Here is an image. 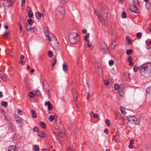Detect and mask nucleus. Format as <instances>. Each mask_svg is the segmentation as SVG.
Wrapping results in <instances>:
<instances>
[{"mask_svg": "<svg viewBox=\"0 0 151 151\" xmlns=\"http://www.w3.org/2000/svg\"><path fill=\"white\" fill-rule=\"evenodd\" d=\"M1 105L3 106H6L8 105L7 102L6 101H2L1 102Z\"/></svg>", "mask_w": 151, "mask_h": 151, "instance_id": "a878e982", "label": "nucleus"}, {"mask_svg": "<svg viewBox=\"0 0 151 151\" xmlns=\"http://www.w3.org/2000/svg\"><path fill=\"white\" fill-rule=\"evenodd\" d=\"M28 22L30 25L32 24L33 22L32 20L31 19H28Z\"/></svg>", "mask_w": 151, "mask_h": 151, "instance_id": "ea45409f", "label": "nucleus"}, {"mask_svg": "<svg viewBox=\"0 0 151 151\" xmlns=\"http://www.w3.org/2000/svg\"><path fill=\"white\" fill-rule=\"evenodd\" d=\"M20 32L22 35H24V32L22 30V29L20 30Z\"/></svg>", "mask_w": 151, "mask_h": 151, "instance_id": "13d9d810", "label": "nucleus"}, {"mask_svg": "<svg viewBox=\"0 0 151 151\" xmlns=\"http://www.w3.org/2000/svg\"><path fill=\"white\" fill-rule=\"evenodd\" d=\"M114 63L113 61L112 60H110L109 61V64L110 65H111L114 64Z\"/></svg>", "mask_w": 151, "mask_h": 151, "instance_id": "09e8293b", "label": "nucleus"}, {"mask_svg": "<svg viewBox=\"0 0 151 151\" xmlns=\"http://www.w3.org/2000/svg\"><path fill=\"white\" fill-rule=\"evenodd\" d=\"M138 6L134 5H131L130 6V10L133 12L138 14L139 12L137 7Z\"/></svg>", "mask_w": 151, "mask_h": 151, "instance_id": "423d86ee", "label": "nucleus"}, {"mask_svg": "<svg viewBox=\"0 0 151 151\" xmlns=\"http://www.w3.org/2000/svg\"><path fill=\"white\" fill-rule=\"evenodd\" d=\"M47 39L49 41H51L52 40V39L48 35H45Z\"/></svg>", "mask_w": 151, "mask_h": 151, "instance_id": "e433bc0d", "label": "nucleus"}, {"mask_svg": "<svg viewBox=\"0 0 151 151\" xmlns=\"http://www.w3.org/2000/svg\"><path fill=\"white\" fill-rule=\"evenodd\" d=\"M104 83L106 86H108L109 84V82L106 80L104 81Z\"/></svg>", "mask_w": 151, "mask_h": 151, "instance_id": "37998d69", "label": "nucleus"}, {"mask_svg": "<svg viewBox=\"0 0 151 151\" xmlns=\"http://www.w3.org/2000/svg\"><path fill=\"white\" fill-rule=\"evenodd\" d=\"M40 125L41 127L43 129H45L46 127V125L45 123L42 122H40Z\"/></svg>", "mask_w": 151, "mask_h": 151, "instance_id": "b1692460", "label": "nucleus"}, {"mask_svg": "<svg viewBox=\"0 0 151 151\" xmlns=\"http://www.w3.org/2000/svg\"><path fill=\"white\" fill-rule=\"evenodd\" d=\"M38 128L37 127H35L34 128H33V130L35 131H36V132H38Z\"/></svg>", "mask_w": 151, "mask_h": 151, "instance_id": "4d7b16f0", "label": "nucleus"}, {"mask_svg": "<svg viewBox=\"0 0 151 151\" xmlns=\"http://www.w3.org/2000/svg\"><path fill=\"white\" fill-rule=\"evenodd\" d=\"M147 91L148 93L151 94V86L147 88Z\"/></svg>", "mask_w": 151, "mask_h": 151, "instance_id": "4c0bfd02", "label": "nucleus"}, {"mask_svg": "<svg viewBox=\"0 0 151 151\" xmlns=\"http://www.w3.org/2000/svg\"><path fill=\"white\" fill-rule=\"evenodd\" d=\"M146 6L148 9H151V0H149V1L146 3Z\"/></svg>", "mask_w": 151, "mask_h": 151, "instance_id": "4468645a", "label": "nucleus"}, {"mask_svg": "<svg viewBox=\"0 0 151 151\" xmlns=\"http://www.w3.org/2000/svg\"><path fill=\"white\" fill-rule=\"evenodd\" d=\"M9 34V32H5L4 34V36L6 37H7Z\"/></svg>", "mask_w": 151, "mask_h": 151, "instance_id": "a18cd8bd", "label": "nucleus"}, {"mask_svg": "<svg viewBox=\"0 0 151 151\" xmlns=\"http://www.w3.org/2000/svg\"><path fill=\"white\" fill-rule=\"evenodd\" d=\"M90 96V90H89V91L87 93V97L86 98L87 100L89 99Z\"/></svg>", "mask_w": 151, "mask_h": 151, "instance_id": "6e6d98bb", "label": "nucleus"}, {"mask_svg": "<svg viewBox=\"0 0 151 151\" xmlns=\"http://www.w3.org/2000/svg\"><path fill=\"white\" fill-rule=\"evenodd\" d=\"M120 110L121 113L124 114H125L127 113V112L124 111V108L123 107L121 106L120 107Z\"/></svg>", "mask_w": 151, "mask_h": 151, "instance_id": "cd10ccee", "label": "nucleus"}, {"mask_svg": "<svg viewBox=\"0 0 151 151\" xmlns=\"http://www.w3.org/2000/svg\"><path fill=\"white\" fill-rule=\"evenodd\" d=\"M55 13L61 19L63 18L65 12L64 8L62 6H58L56 9Z\"/></svg>", "mask_w": 151, "mask_h": 151, "instance_id": "7ed1b4c3", "label": "nucleus"}, {"mask_svg": "<svg viewBox=\"0 0 151 151\" xmlns=\"http://www.w3.org/2000/svg\"><path fill=\"white\" fill-rule=\"evenodd\" d=\"M129 62V65L130 66H133L134 65V63L132 61Z\"/></svg>", "mask_w": 151, "mask_h": 151, "instance_id": "680f3d73", "label": "nucleus"}, {"mask_svg": "<svg viewBox=\"0 0 151 151\" xmlns=\"http://www.w3.org/2000/svg\"><path fill=\"white\" fill-rule=\"evenodd\" d=\"M32 30H33V32L36 33L37 32V29L36 27H34L32 28Z\"/></svg>", "mask_w": 151, "mask_h": 151, "instance_id": "c9c22d12", "label": "nucleus"}, {"mask_svg": "<svg viewBox=\"0 0 151 151\" xmlns=\"http://www.w3.org/2000/svg\"><path fill=\"white\" fill-rule=\"evenodd\" d=\"M99 116L97 114H94L93 117L95 118H97Z\"/></svg>", "mask_w": 151, "mask_h": 151, "instance_id": "052dcab7", "label": "nucleus"}, {"mask_svg": "<svg viewBox=\"0 0 151 151\" xmlns=\"http://www.w3.org/2000/svg\"><path fill=\"white\" fill-rule=\"evenodd\" d=\"M128 120L130 123L133 124L138 125L139 124V120L134 116H130Z\"/></svg>", "mask_w": 151, "mask_h": 151, "instance_id": "39448f33", "label": "nucleus"}, {"mask_svg": "<svg viewBox=\"0 0 151 151\" xmlns=\"http://www.w3.org/2000/svg\"><path fill=\"white\" fill-rule=\"evenodd\" d=\"M132 51L133 50L132 49L128 50H127L126 53L127 54L129 55L131 54Z\"/></svg>", "mask_w": 151, "mask_h": 151, "instance_id": "a19ab883", "label": "nucleus"}, {"mask_svg": "<svg viewBox=\"0 0 151 151\" xmlns=\"http://www.w3.org/2000/svg\"><path fill=\"white\" fill-rule=\"evenodd\" d=\"M51 62L52 63V67H53L56 62V60L55 59H53L51 60Z\"/></svg>", "mask_w": 151, "mask_h": 151, "instance_id": "bb28decb", "label": "nucleus"}, {"mask_svg": "<svg viewBox=\"0 0 151 151\" xmlns=\"http://www.w3.org/2000/svg\"><path fill=\"white\" fill-rule=\"evenodd\" d=\"M55 118V116L53 115H50L49 117V119L51 122H52Z\"/></svg>", "mask_w": 151, "mask_h": 151, "instance_id": "5701e85b", "label": "nucleus"}, {"mask_svg": "<svg viewBox=\"0 0 151 151\" xmlns=\"http://www.w3.org/2000/svg\"><path fill=\"white\" fill-rule=\"evenodd\" d=\"M18 25L19 28V29L21 30L22 29V24L21 23H19L18 24Z\"/></svg>", "mask_w": 151, "mask_h": 151, "instance_id": "864d4df0", "label": "nucleus"}, {"mask_svg": "<svg viewBox=\"0 0 151 151\" xmlns=\"http://www.w3.org/2000/svg\"><path fill=\"white\" fill-rule=\"evenodd\" d=\"M27 26L26 27V30H27V31H29L30 30H32V27H30L29 29L28 28V25L27 24Z\"/></svg>", "mask_w": 151, "mask_h": 151, "instance_id": "de8ad7c7", "label": "nucleus"}, {"mask_svg": "<svg viewBox=\"0 0 151 151\" xmlns=\"http://www.w3.org/2000/svg\"><path fill=\"white\" fill-rule=\"evenodd\" d=\"M94 12L96 15L98 16V18H99V16L100 15V14H99V13L97 10H96V9H94Z\"/></svg>", "mask_w": 151, "mask_h": 151, "instance_id": "58836bf2", "label": "nucleus"}, {"mask_svg": "<svg viewBox=\"0 0 151 151\" xmlns=\"http://www.w3.org/2000/svg\"><path fill=\"white\" fill-rule=\"evenodd\" d=\"M35 94L37 96H39L40 94V92L38 90H36L35 91Z\"/></svg>", "mask_w": 151, "mask_h": 151, "instance_id": "c03bdc74", "label": "nucleus"}, {"mask_svg": "<svg viewBox=\"0 0 151 151\" xmlns=\"http://www.w3.org/2000/svg\"><path fill=\"white\" fill-rule=\"evenodd\" d=\"M12 1L11 0H5L3 2V4L5 6L9 7L12 5Z\"/></svg>", "mask_w": 151, "mask_h": 151, "instance_id": "6e6552de", "label": "nucleus"}, {"mask_svg": "<svg viewBox=\"0 0 151 151\" xmlns=\"http://www.w3.org/2000/svg\"><path fill=\"white\" fill-rule=\"evenodd\" d=\"M33 149L34 151H39L40 149L38 145H35L33 146Z\"/></svg>", "mask_w": 151, "mask_h": 151, "instance_id": "6ab92c4d", "label": "nucleus"}, {"mask_svg": "<svg viewBox=\"0 0 151 151\" xmlns=\"http://www.w3.org/2000/svg\"><path fill=\"white\" fill-rule=\"evenodd\" d=\"M108 13L107 12L101 13L99 16V19L101 22H104L108 19Z\"/></svg>", "mask_w": 151, "mask_h": 151, "instance_id": "20e7f679", "label": "nucleus"}, {"mask_svg": "<svg viewBox=\"0 0 151 151\" xmlns=\"http://www.w3.org/2000/svg\"><path fill=\"white\" fill-rule=\"evenodd\" d=\"M123 86V85H121L120 86H121V88L120 89V90H119V91H123V90L124 89Z\"/></svg>", "mask_w": 151, "mask_h": 151, "instance_id": "338daca9", "label": "nucleus"}, {"mask_svg": "<svg viewBox=\"0 0 151 151\" xmlns=\"http://www.w3.org/2000/svg\"><path fill=\"white\" fill-rule=\"evenodd\" d=\"M35 15L36 18L38 19L41 18V16H43V14H41L40 12H36Z\"/></svg>", "mask_w": 151, "mask_h": 151, "instance_id": "ddd939ff", "label": "nucleus"}, {"mask_svg": "<svg viewBox=\"0 0 151 151\" xmlns=\"http://www.w3.org/2000/svg\"><path fill=\"white\" fill-rule=\"evenodd\" d=\"M106 123L108 125V126H109V125L110 124L109 120L108 119H106Z\"/></svg>", "mask_w": 151, "mask_h": 151, "instance_id": "49530a36", "label": "nucleus"}, {"mask_svg": "<svg viewBox=\"0 0 151 151\" xmlns=\"http://www.w3.org/2000/svg\"><path fill=\"white\" fill-rule=\"evenodd\" d=\"M89 36V34L88 33H87L86 35L84 37V40L85 41H88V40H87V38Z\"/></svg>", "mask_w": 151, "mask_h": 151, "instance_id": "473e14b6", "label": "nucleus"}, {"mask_svg": "<svg viewBox=\"0 0 151 151\" xmlns=\"http://www.w3.org/2000/svg\"><path fill=\"white\" fill-rule=\"evenodd\" d=\"M146 44L147 45V49H150V45H151V40L148 39L146 41Z\"/></svg>", "mask_w": 151, "mask_h": 151, "instance_id": "f8f14e48", "label": "nucleus"}, {"mask_svg": "<svg viewBox=\"0 0 151 151\" xmlns=\"http://www.w3.org/2000/svg\"><path fill=\"white\" fill-rule=\"evenodd\" d=\"M8 151H18L16 146H11L8 148Z\"/></svg>", "mask_w": 151, "mask_h": 151, "instance_id": "9b49d317", "label": "nucleus"}, {"mask_svg": "<svg viewBox=\"0 0 151 151\" xmlns=\"http://www.w3.org/2000/svg\"><path fill=\"white\" fill-rule=\"evenodd\" d=\"M58 136L60 137V138H62L63 137V135L62 134L61 132H58Z\"/></svg>", "mask_w": 151, "mask_h": 151, "instance_id": "603ef678", "label": "nucleus"}, {"mask_svg": "<svg viewBox=\"0 0 151 151\" xmlns=\"http://www.w3.org/2000/svg\"><path fill=\"white\" fill-rule=\"evenodd\" d=\"M31 112L32 113V117L33 118H35L37 116V114L36 113L35 110H32Z\"/></svg>", "mask_w": 151, "mask_h": 151, "instance_id": "a211bd4d", "label": "nucleus"}, {"mask_svg": "<svg viewBox=\"0 0 151 151\" xmlns=\"http://www.w3.org/2000/svg\"><path fill=\"white\" fill-rule=\"evenodd\" d=\"M63 70L64 71H66L67 70V67L66 65L65 64H63Z\"/></svg>", "mask_w": 151, "mask_h": 151, "instance_id": "c756f323", "label": "nucleus"}, {"mask_svg": "<svg viewBox=\"0 0 151 151\" xmlns=\"http://www.w3.org/2000/svg\"><path fill=\"white\" fill-rule=\"evenodd\" d=\"M104 132L105 133H106L107 134H108V130L106 128L104 130Z\"/></svg>", "mask_w": 151, "mask_h": 151, "instance_id": "774afa93", "label": "nucleus"}, {"mask_svg": "<svg viewBox=\"0 0 151 151\" xmlns=\"http://www.w3.org/2000/svg\"><path fill=\"white\" fill-rule=\"evenodd\" d=\"M70 129L71 133L75 134L76 131V128L74 126H72L71 127Z\"/></svg>", "mask_w": 151, "mask_h": 151, "instance_id": "aec40b11", "label": "nucleus"}, {"mask_svg": "<svg viewBox=\"0 0 151 151\" xmlns=\"http://www.w3.org/2000/svg\"><path fill=\"white\" fill-rule=\"evenodd\" d=\"M48 85L47 83H46L45 85H43V87L45 89L46 91L48 92L49 91V88H45V87H48Z\"/></svg>", "mask_w": 151, "mask_h": 151, "instance_id": "393cba45", "label": "nucleus"}, {"mask_svg": "<svg viewBox=\"0 0 151 151\" xmlns=\"http://www.w3.org/2000/svg\"><path fill=\"white\" fill-rule=\"evenodd\" d=\"M78 34L73 32L69 36V42L72 44H76L78 41Z\"/></svg>", "mask_w": 151, "mask_h": 151, "instance_id": "f03ea898", "label": "nucleus"}, {"mask_svg": "<svg viewBox=\"0 0 151 151\" xmlns=\"http://www.w3.org/2000/svg\"><path fill=\"white\" fill-rule=\"evenodd\" d=\"M122 16L123 18H125L126 17V14L125 12H123L122 14Z\"/></svg>", "mask_w": 151, "mask_h": 151, "instance_id": "79ce46f5", "label": "nucleus"}, {"mask_svg": "<svg viewBox=\"0 0 151 151\" xmlns=\"http://www.w3.org/2000/svg\"><path fill=\"white\" fill-rule=\"evenodd\" d=\"M4 119L7 122L9 121L10 119L9 118H8L7 117H6L5 115H4Z\"/></svg>", "mask_w": 151, "mask_h": 151, "instance_id": "5fc2aeb1", "label": "nucleus"}, {"mask_svg": "<svg viewBox=\"0 0 151 151\" xmlns=\"http://www.w3.org/2000/svg\"><path fill=\"white\" fill-rule=\"evenodd\" d=\"M121 86H119L118 84H115L114 85V88L116 90L119 89V90H120L121 88Z\"/></svg>", "mask_w": 151, "mask_h": 151, "instance_id": "412c9836", "label": "nucleus"}, {"mask_svg": "<svg viewBox=\"0 0 151 151\" xmlns=\"http://www.w3.org/2000/svg\"><path fill=\"white\" fill-rule=\"evenodd\" d=\"M16 121L19 124V127H22V121L21 118L18 117V119L16 120Z\"/></svg>", "mask_w": 151, "mask_h": 151, "instance_id": "2eb2a0df", "label": "nucleus"}, {"mask_svg": "<svg viewBox=\"0 0 151 151\" xmlns=\"http://www.w3.org/2000/svg\"><path fill=\"white\" fill-rule=\"evenodd\" d=\"M44 32L45 34V35H48V29L47 27L45 26L43 28Z\"/></svg>", "mask_w": 151, "mask_h": 151, "instance_id": "f3484780", "label": "nucleus"}, {"mask_svg": "<svg viewBox=\"0 0 151 151\" xmlns=\"http://www.w3.org/2000/svg\"><path fill=\"white\" fill-rule=\"evenodd\" d=\"M37 135L40 138H42L43 137H48L47 134H45L42 131H38Z\"/></svg>", "mask_w": 151, "mask_h": 151, "instance_id": "0eeeda50", "label": "nucleus"}, {"mask_svg": "<svg viewBox=\"0 0 151 151\" xmlns=\"http://www.w3.org/2000/svg\"><path fill=\"white\" fill-rule=\"evenodd\" d=\"M45 106L46 105H48V109L49 110H51L53 109V105L51 104L50 102V101H48L47 102H45L44 104Z\"/></svg>", "mask_w": 151, "mask_h": 151, "instance_id": "9d476101", "label": "nucleus"}, {"mask_svg": "<svg viewBox=\"0 0 151 151\" xmlns=\"http://www.w3.org/2000/svg\"><path fill=\"white\" fill-rule=\"evenodd\" d=\"M28 16L30 18H32L33 17V14L32 11L30 10L29 12Z\"/></svg>", "mask_w": 151, "mask_h": 151, "instance_id": "2f4dec72", "label": "nucleus"}, {"mask_svg": "<svg viewBox=\"0 0 151 151\" xmlns=\"http://www.w3.org/2000/svg\"><path fill=\"white\" fill-rule=\"evenodd\" d=\"M128 60L129 61V62H130L132 61V59L131 57L129 56L128 58Z\"/></svg>", "mask_w": 151, "mask_h": 151, "instance_id": "bf43d9fd", "label": "nucleus"}, {"mask_svg": "<svg viewBox=\"0 0 151 151\" xmlns=\"http://www.w3.org/2000/svg\"><path fill=\"white\" fill-rule=\"evenodd\" d=\"M126 40L128 41V42L129 44H131L132 43V41L130 40V37L129 36H127L126 38Z\"/></svg>", "mask_w": 151, "mask_h": 151, "instance_id": "c85d7f7f", "label": "nucleus"}, {"mask_svg": "<svg viewBox=\"0 0 151 151\" xmlns=\"http://www.w3.org/2000/svg\"><path fill=\"white\" fill-rule=\"evenodd\" d=\"M21 2L22 4H21V6H23V4L25 2V0H22Z\"/></svg>", "mask_w": 151, "mask_h": 151, "instance_id": "0e129e2a", "label": "nucleus"}, {"mask_svg": "<svg viewBox=\"0 0 151 151\" xmlns=\"http://www.w3.org/2000/svg\"><path fill=\"white\" fill-rule=\"evenodd\" d=\"M139 68H137V67H136V66L135 65L134 66V68H133V70L135 72H136L137 71V69H138Z\"/></svg>", "mask_w": 151, "mask_h": 151, "instance_id": "8fccbe9b", "label": "nucleus"}, {"mask_svg": "<svg viewBox=\"0 0 151 151\" xmlns=\"http://www.w3.org/2000/svg\"><path fill=\"white\" fill-rule=\"evenodd\" d=\"M29 96L31 98H33L34 97L35 95L32 92H30L29 94Z\"/></svg>", "mask_w": 151, "mask_h": 151, "instance_id": "7c9ffc66", "label": "nucleus"}, {"mask_svg": "<svg viewBox=\"0 0 151 151\" xmlns=\"http://www.w3.org/2000/svg\"><path fill=\"white\" fill-rule=\"evenodd\" d=\"M101 72L99 73V75L100 76H103V70H101Z\"/></svg>", "mask_w": 151, "mask_h": 151, "instance_id": "69168bd1", "label": "nucleus"}, {"mask_svg": "<svg viewBox=\"0 0 151 151\" xmlns=\"http://www.w3.org/2000/svg\"><path fill=\"white\" fill-rule=\"evenodd\" d=\"M8 125L9 129H10L12 131H14V126L11 123H9L8 124Z\"/></svg>", "mask_w": 151, "mask_h": 151, "instance_id": "4be33fe9", "label": "nucleus"}, {"mask_svg": "<svg viewBox=\"0 0 151 151\" xmlns=\"http://www.w3.org/2000/svg\"><path fill=\"white\" fill-rule=\"evenodd\" d=\"M86 84L87 86V87L88 89L89 90H90V87H89V85L88 83V81H87V80L86 81Z\"/></svg>", "mask_w": 151, "mask_h": 151, "instance_id": "e2e57ef3", "label": "nucleus"}, {"mask_svg": "<svg viewBox=\"0 0 151 151\" xmlns=\"http://www.w3.org/2000/svg\"><path fill=\"white\" fill-rule=\"evenodd\" d=\"M18 113L19 115H22V111L20 110L19 109H18L17 110Z\"/></svg>", "mask_w": 151, "mask_h": 151, "instance_id": "3c124183", "label": "nucleus"}, {"mask_svg": "<svg viewBox=\"0 0 151 151\" xmlns=\"http://www.w3.org/2000/svg\"><path fill=\"white\" fill-rule=\"evenodd\" d=\"M142 35V33L140 32L138 33L137 34V37L138 39H140L141 38Z\"/></svg>", "mask_w": 151, "mask_h": 151, "instance_id": "f704fd0d", "label": "nucleus"}, {"mask_svg": "<svg viewBox=\"0 0 151 151\" xmlns=\"http://www.w3.org/2000/svg\"><path fill=\"white\" fill-rule=\"evenodd\" d=\"M140 75L145 78L151 76V63H145L140 65L138 68Z\"/></svg>", "mask_w": 151, "mask_h": 151, "instance_id": "f257e3e1", "label": "nucleus"}, {"mask_svg": "<svg viewBox=\"0 0 151 151\" xmlns=\"http://www.w3.org/2000/svg\"><path fill=\"white\" fill-rule=\"evenodd\" d=\"M48 55L50 57H51L53 56V54L51 51H49L48 52Z\"/></svg>", "mask_w": 151, "mask_h": 151, "instance_id": "72a5a7b5", "label": "nucleus"}, {"mask_svg": "<svg viewBox=\"0 0 151 151\" xmlns=\"http://www.w3.org/2000/svg\"><path fill=\"white\" fill-rule=\"evenodd\" d=\"M133 5H137V6H139L140 5V2L139 0H132Z\"/></svg>", "mask_w": 151, "mask_h": 151, "instance_id": "dca6fc26", "label": "nucleus"}, {"mask_svg": "<svg viewBox=\"0 0 151 151\" xmlns=\"http://www.w3.org/2000/svg\"><path fill=\"white\" fill-rule=\"evenodd\" d=\"M0 78L4 81H6L7 78V75L4 73L0 71Z\"/></svg>", "mask_w": 151, "mask_h": 151, "instance_id": "1a4fd4ad", "label": "nucleus"}]
</instances>
